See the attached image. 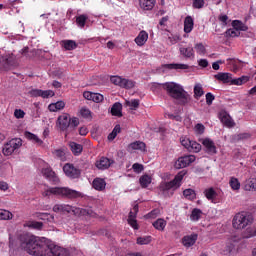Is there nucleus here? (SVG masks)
<instances>
[{
    "mask_svg": "<svg viewBox=\"0 0 256 256\" xmlns=\"http://www.w3.org/2000/svg\"><path fill=\"white\" fill-rule=\"evenodd\" d=\"M20 248L32 256H69V251L59 246L48 245L36 236L23 232L19 234Z\"/></svg>",
    "mask_w": 256,
    "mask_h": 256,
    "instance_id": "nucleus-1",
    "label": "nucleus"
},
{
    "mask_svg": "<svg viewBox=\"0 0 256 256\" xmlns=\"http://www.w3.org/2000/svg\"><path fill=\"white\" fill-rule=\"evenodd\" d=\"M44 198H50V196H59L66 199H78L83 198V194L79 191L73 190L69 187H48L42 192Z\"/></svg>",
    "mask_w": 256,
    "mask_h": 256,
    "instance_id": "nucleus-2",
    "label": "nucleus"
},
{
    "mask_svg": "<svg viewBox=\"0 0 256 256\" xmlns=\"http://www.w3.org/2000/svg\"><path fill=\"white\" fill-rule=\"evenodd\" d=\"M162 88L171 98L180 100L181 105H186L189 103L187 92L182 86H180V84H176L175 82H165L162 84Z\"/></svg>",
    "mask_w": 256,
    "mask_h": 256,
    "instance_id": "nucleus-3",
    "label": "nucleus"
},
{
    "mask_svg": "<svg viewBox=\"0 0 256 256\" xmlns=\"http://www.w3.org/2000/svg\"><path fill=\"white\" fill-rule=\"evenodd\" d=\"M186 175V172L185 171H181L179 172L173 180L171 181H162L160 184H159V191L165 195L168 191L170 190H178L181 186H182V181L184 179Z\"/></svg>",
    "mask_w": 256,
    "mask_h": 256,
    "instance_id": "nucleus-4",
    "label": "nucleus"
},
{
    "mask_svg": "<svg viewBox=\"0 0 256 256\" xmlns=\"http://www.w3.org/2000/svg\"><path fill=\"white\" fill-rule=\"evenodd\" d=\"M253 223V216L251 213L241 211L235 214L232 226L234 229L242 230Z\"/></svg>",
    "mask_w": 256,
    "mask_h": 256,
    "instance_id": "nucleus-5",
    "label": "nucleus"
},
{
    "mask_svg": "<svg viewBox=\"0 0 256 256\" xmlns=\"http://www.w3.org/2000/svg\"><path fill=\"white\" fill-rule=\"evenodd\" d=\"M57 125L61 131L75 129L79 125V120L76 117L71 118L69 114H62L57 119Z\"/></svg>",
    "mask_w": 256,
    "mask_h": 256,
    "instance_id": "nucleus-6",
    "label": "nucleus"
},
{
    "mask_svg": "<svg viewBox=\"0 0 256 256\" xmlns=\"http://www.w3.org/2000/svg\"><path fill=\"white\" fill-rule=\"evenodd\" d=\"M111 83L116 86H119L123 89H133L135 87L136 82L134 80H128L127 78H121V76H111Z\"/></svg>",
    "mask_w": 256,
    "mask_h": 256,
    "instance_id": "nucleus-7",
    "label": "nucleus"
},
{
    "mask_svg": "<svg viewBox=\"0 0 256 256\" xmlns=\"http://www.w3.org/2000/svg\"><path fill=\"white\" fill-rule=\"evenodd\" d=\"M22 146V139L21 138H14L4 144L2 152L3 155L9 156L11 155L16 149H19Z\"/></svg>",
    "mask_w": 256,
    "mask_h": 256,
    "instance_id": "nucleus-8",
    "label": "nucleus"
},
{
    "mask_svg": "<svg viewBox=\"0 0 256 256\" xmlns=\"http://www.w3.org/2000/svg\"><path fill=\"white\" fill-rule=\"evenodd\" d=\"M196 156L195 155H186L179 157L174 163V169L181 170L185 169V167H189L191 163H195Z\"/></svg>",
    "mask_w": 256,
    "mask_h": 256,
    "instance_id": "nucleus-9",
    "label": "nucleus"
},
{
    "mask_svg": "<svg viewBox=\"0 0 256 256\" xmlns=\"http://www.w3.org/2000/svg\"><path fill=\"white\" fill-rule=\"evenodd\" d=\"M180 143L184 146L189 152L198 153L202 150V145L197 141H192L187 137H181Z\"/></svg>",
    "mask_w": 256,
    "mask_h": 256,
    "instance_id": "nucleus-10",
    "label": "nucleus"
},
{
    "mask_svg": "<svg viewBox=\"0 0 256 256\" xmlns=\"http://www.w3.org/2000/svg\"><path fill=\"white\" fill-rule=\"evenodd\" d=\"M41 174L46 180L51 182L53 185H59V183L61 182L59 176L51 167L43 168L41 170Z\"/></svg>",
    "mask_w": 256,
    "mask_h": 256,
    "instance_id": "nucleus-11",
    "label": "nucleus"
},
{
    "mask_svg": "<svg viewBox=\"0 0 256 256\" xmlns=\"http://www.w3.org/2000/svg\"><path fill=\"white\" fill-rule=\"evenodd\" d=\"M63 172L66 177L70 179H78L81 175V171L78 168L74 167L71 163H67L63 166Z\"/></svg>",
    "mask_w": 256,
    "mask_h": 256,
    "instance_id": "nucleus-12",
    "label": "nucleus"
},
{
    "mask_svg": "<svg viewBox=\"0 0 256 256\" xmlns=\"http://www.w3.org/2000/svg\"><path fill=\"white\" fill-rule=\"evenodd\" d=\"M201 143L204 146L207 155H217V146H215V142H213V140L205 138Z\"/></svg>",
    "mask_w": 256,
    "mask_h": 256,
    "instance_id": "nucleus-13",
    "label": "nucleus"
},
{
    "mask_svg": "<svg viewBox=\"0 0 256 256\" xmlns=\"http://www.w3.org/2000/svg\"><path fill=\"white\" fill-rule=\"evenodd\" d=\"M114 163L113 159L107 157H101L99 160L96 161L95 166L98 170L105 171L108 170Z\"/></svg>",
    "mask_w": 256,
    "mask_h": 256,
    "instance_id": "nucleus-14",
    "label": "nucleus"
},
{
    "mask_svg": "<svg viewBox=\"0 0 256 256\" xmlns=\"http://www.w3.org/2000/svg\"><path fill=\"white\" fill-rule=\"evenodd\" d=\"M53 212L61 213V214H69L74 212V208L69 204H55L53 206Z\"/></svg>",
    "mask_w": 256,
    "mask_h": 256,
    "instance_id": "nucleus-15",
    "label": "nucleus"
},
{
    "mask_svg": "<svg viewBox=\"0 0 256 256\" xmlns=\"http://www.w3.org/2000/svg\"><path fill=\"white\" fill-rule=\"evenodd\" d=\"M148 39H149V34L145 30H142L140 31V33H138V36L134 38V43H136V45H138L139 47H142L146 44Z\"/></svg>",
    "mask_w": 256,
    "mask_h": 256,
    "instance_id": "nucleus-16",
    "label": "nucleus"
},
{
    "mask_svg": "<svg viewBox=\"0 0 256 256\" xmlns=\"http://www.w3.org/2000/svg\"><path fill=\"white\" fill-rule=\"evenodd\" d=\"M162 68L168 70H188L189 65L184 63H169V64H162Z\"/></svg>",
    "mask_w": 256,
    "mask_h": 256,
    "instance_id": "nucleus-17",
    "label": "nucleus"
},
{
    "mask_svg": "<svg viewBox=\"0 0 256 256\" xmlns=\"http://www.w3.org/2000/svg\"><path fill=\"white\" fill-rule=\"evenodd\" d=\"M243 189L247 192H256V177L248 178L243 184Z\"/></svg>",
    "mask_w": 256,
    "mask_h": 256,
    "instance_id": "nucleus-18",
    "label": "nucleus"
},
{
    "mask_svg": "<svg viewBox=\"0 0 256 256\" xmlns=\"http://www.w3.org/2000/svg\"><path fill=\"white\" fill-rule=\"evenodd\" d=\"M142 11H152L156 5V0H139Z\"/></svg>",
    "mask_w": 256,
    "mask_h": 256,
    "instance_id": "nucleus-19",
    "label": "nucleus"
},
{
    "mask_svg": "<svg viewBox=\"0 0 256 256\" xmlns=\"http://www.w3.org/2000/svg\"><path fill=\"white\" fill-rule=\"evenodd\" d=\"M198 240V234H191L190 236H184L182 238V244L189 248L191 246H194L196 241Z\"/></svg>",
    "mask_w": 256,
    "mask_h": 256,
    "instance_id": "nucleus-20",
    "label": "nucleus"
},
{
    "mask_svg": "<svg viewBox=\"0 0 256 256\" xmlns=\"http://www.w3.org/2000/svg\"><path fill=\"white\" fill-rule=\"evenodd\" d=\"M179 52L184 58H187V59L195 58V51L193 47H180Z\"/></svg>",
    "mask_w": 256,
    "mask_h": 256,
    "instance_id": "nucleus-21",
    "label": "nucleus"
},
{
    "mask_svg": "<svg viewBox=\"0 0 256 256\" xmlns=\"http://www.w3.org/2000/svg\"><path fill=\"white\" fill-rule=\"evenodd\" d=\"M214 78L224 84L231 83V74L228 72H218Z\"/></svg>",
    "mask_w": 256,
    "mask_h": 256,
    "instance_id": "nucleus-22",
    "label": "nucleus"
},
{
    "mask_svg": "<svg viewBox=\"0 0 256 256\" xmlns=\"http://www.w3.org/2000/svg\"><path fill=\"white\" fill-rule=\"evenodd\" d=\"M231 25H232L233 29L235 31H237L238 33L248 31V26L240 20H233Z\"/></svg>",
    "mask_w": 256,
    "mask_h": 256,
    "instance_id": "nucleus-23",
    "label": "nucleus"
},
{
    "mask_svg": "<svg viewBox=\"0 0 256 256\" xmlns=\"http://www.w3.org/2000/svg\"><path fill=\"white\" fill-rule=\"evenodd\" d=\"M24 136L26 139H28L29 141L33 142L34 144H37L38 146H42L44 144V142L42 141V139H40L36 134L31 133L29 131H26L24 133Z\"/></svg>",
    "mask_w": 256,
    "mask_h": 256,
    "instance_id": "nucleus-24",
    "label": "nucleus"
},
{
    "mask_svg": "<svg viewBox=\"0 0 256 256\" xmlns=\"http://www.w3.org/2000/svg\"><path fill=\"white\" fill-rule=\"evenodd\" d=\"M194 29V19L191 16H187L184 20V33L190 34Z\"/></svg>",
    "mask_w": 256,
    "mask_h": 256,
    "instance_id": "nucleus-25",
    "label": "nucleus"
},
{
    "mask_svg": "<svg viewBox=\"0 0 256 256\" xmlns=\"http://www.w3.org/2000/svg\"><path fill=\"white\" fill-rule=\"evenodd\" d=\"M60 45L66 50V51H73L78 47V44L74 40H62L60 42Z\"/></svg>",
    "mask_w": 256,
    "mask_h": 256,
    "instance_id": "nucleus-26",
    "label": "nucleus"
},
{
    "mask_svg": "<svg viewBox=\"0 0 256 256\" xmlns=\"http://www.w3.org/2000/svg\"><path fill=\"white\" fill-rule=\"evenodd\" d=\"M220 120L228 128H232L235 126L234 121L226 112L220 114Z\"/></svg>",
    "mask_w": 256,
    "mask_h": 256,
    "instance_id": "nucleus-27",
    "label": "nucleus"
},
{
    "mask_svg": "<svg viewBox=\"0 0 256 256\" xmlns=\"http://www.w3.org/2000/svg\"><path fill=\"white\" fill-rule=\"evenodd\" d=\"M93 188L96 191H103L106 188V181L103 178H95L93 180Z\"/></svg>",
    "mask_w": 256,
    "mask_h": 256,
    "instance_id": "nucleus-28",
    "label": "nucleus"
},
{
    "mask_svg": "<svg viewBox=\"0 0 256 256\" xmlns=\"http://www.w3.org/2000/svg\"><path fill=\"white\" fill-rule=\"evenodd\" d=\"M69 147L75 157H78V155H81V152L83 150V146L81 144H78L76 142H70Z\"/></svg>",
    "mask_w": 256,
    "mask_h": 256,
    "instance_id": "nucleus-29",
    "label": "nucleus"
},
{
    "mask_svg": "<svg viewBox=\"0 0 256 256\" xmlns=\"http://www.w3.org/2000/svg\"><path fill=\"white\" fill-rule=\"evenodd\" d=\"M202 215L203 211L200 208H194L191 211L190 220L192 222H198L202 218Z\"/></svg>",
    "mask_w": 256,
    "mask_h": 256,
    "instance_id": "nucleus-30",
    "label": "nucleus"
},
{
    "mask_svg": "<svg viewBox=\"0 0 256 256\" xmlns=\"http://www.w3.org/2000/svg\"><path fill=\"white\" fill-rule=\"evenodd\" d=\"M152 226L157 230V231H164L165 227L167 226V221L163 218H158L152 223Z\"/></svg>",
    "mask_w": 256,
    "mask_h": 256,
    "instance_id": "nucleus-31",
    "label": "nucleus"
},
{
    "mask_svg": "<svg viewBox=\"0 0 256 256\" xmlns=\"http://www.w3.org/2000/svg\"><path fill=\"white\" fill-rule=\"evenodd\" d=\"M193 93H194V98L196 100H199L202 96H204L205 91H204L202 84H195V86L193 88Z\"/></svg>",
    "mask_w": 256,
    "mask_h": 256,
    "instance_id": "nucleus-32",
    "label": "nucleus"
},
{
    "mask_svg": "<svg viewBox=\"0 0 256 256\" xmlns=\"http://www.w3.org/2000/svg\"><path fill=\"white\" fill-rule=\"evenodd\" d=\"M183 196L189 201H194L197 199V193L194 189L188 188L183 190Z\"/></svg>",
    "mask_w": 256,
    "mask_h": 256,
    "instance_id": "nucleus-33",
    "label": "nucleus"
},
{
    "mask_svg": "<svg viewBox=\"0 0 256 256\" xmlns=\"http://www.w3.org/2000/svg\"><path fill=\"white\" fill-rule=\"evenodd\" d=\"M122 109H123V106L121 103L119 102H116L112 108H111V114L113 116H116V117H122L123 114H122Z\"/></svg>",
    "mask_w": 256,
    "mask_h": 256,
    "instance_id": "nucleus-34",
    "label": "nucleus"
},
{
    "mask_svg": "<svg viewBox=\"0 0 256 256\" xmlns=\"http://www.w3.org/2000/svg\"><path fill=\"white\" fill-rule=\"evenodd\" d=\"M152 183V177L150 175H142L140 177V186H142L143 189H146L151 185Z\"/></svg>",
    "mask_w": 256,
    "mask_h": 256,
    "instance_id": "nucleus-35",
    "label": "nucleus"
},
{
    "mask_svg": "<svg viewBox=\"0 0 256 256\" xmlns=\"http://www.w3.org/2000/svg\"><path fill=\"white\" fill-rule=\"evenodd\" d=\"M63 108H65V102L63 101H58L57 103H52L48 106V109L51 112H57L63 110Z\"/></svg>",
    "mask_w": 256,
    "mask_h": 256,
    "instance_id": "nucleus-36",
    "label": "nucleus"
},
{
    "mask_svg": "<svg viewBox=\"0 0 256 256\" xmlns=\"http://www.w3.org/2000/svg\"><path fill=\"white\" fill-rule=\"evenodd\" d=\"M204 195L207 200L211 201L217 198V192L213 187L204 190Z\"/></svg>",
    "mask_w": 256,
    "mask_h": 256,
    "instance_id": "nucleus-37",
    "label": "nucleus"
},
{
    "mask_svg": "<svg viewBox=\"0 0 256 256\" xmlns=\"http://www.w3.org/2000/svg\"><path fill=\"white\" fill-rule=\"evenodd\" d=\"M88 20L87 15L82 14L76 17V24L79 28L83 29L86 25V21Z\"/></svg>",
    "mask_w": 256,
    "mask_h": 256,
    "instance_id": "nucleus-38",
    "label": "nucleus"
},
{
    "mask_svg": "<svg viewBox=\"0 0 256 256\" xmlns=\"http://www.w3.org/2000/svg\"><path fill=\"white\" fill-rule=\"evenodd\" d=\"M229 186L233 191H238L240 190L241 184L237 178L231 177L229 180Z\"/></svg>",
    "mask_w": 256,
    "mask_h": 256,
    "instance_id": "nucleus-39",
    "label": "nucleus"
},
{
    "mask_svg": "<svg viewBox=\"0 0 256 256\" xmlns=\"http://www.w3.org/2000/svg\"><path fill=\"white\" fill-rule=\"evenodd\" d=\"M248 81H249L248 76H241V78H234L233 80L231 78L230 83L232 85L240 86V85H243L244 83H247Z\"/></svg>",
    "mask_w": 256,
    "mask_h": 256,
    "instance_id": "nucleus-40",
    "label": "nucleus"
},
{
    "mask_svg": "<svg viewBox=\"0 0 256 256\" xmlns=\"http://www.w3.org/2000/svg\"><path fill=\"white\" fill-rule=\"evenodd\" d=\"M196 53L200 56H204L207 53V49L203 43H196L194 46Z\"/></svg>",
    "mask_w": 256,
    "mask_h": 256,
    "instance_id": "nucleus-41",
    "label": "nucleus"
},
{
    "mask_svg": "<svg viewBox=\"0 0 256 256\" xmlns=\"http://www.w3.org/2000/svg\"><path fill=\"white\" fill-rule=\"evenodd\" d=\"M13 219V213L6 209H0V220Z\"/></svg>",
    "mask_w": 256,
    "mask_h": 256,
    "instance_id": "nucleus-42",
    "label": "nucleus"
},
{
    "mask_svg": "<svg viewBox=\"0 0 256 256\" xmlns=\"http://www.w3.org/2000/svg\"><path fill=\"white\" fill-rule=\"evenodd\" d=\"M9 65H12L11 58L7 55H0V68H6Z\"/></svg>",
    "mask_w": 256,
    "mask_h": 256,
    "instance_id": "nucleus-43",
    "label": "nucleus"
},
{
    "mask_svg": "<svg viewBox=\"0 0 256 256\" xmlns=\"http://www.w3.org/2000/svg\"><path fill=\"white\" fill-rule=\"evenodd\" d=\"M152 241V236H140L136 239V244L138 245H148Z\"/></svg>",
    "mask_w": 256,
    "mask_h": 256,
    "instance_id": "nucleus-44",
    "label": "nucleus"
},
{
    "mask_svg": "<svg viewBox=\"0 0 256 256\" xmlns=\"http://www.w3.org/2000/svg\"><path fill=\"white\" fill-rule=\"evenodd\" d=\"M130 147L133 150H141V151L146 150V144L144 142H141V141H136V142L131 143Z\"/></svg>",
    "mask_w": 256,
    "mask_h": 256,
    "instance_id": "nucleus-45",
    "label": "nucleus"
},
{
    "mask_svg": "<svg viewBox=\"0 0 256 256\" xmlns=\"http://www.w3.org/2000/svg\"><path fill=\"white\" fill-rule=\"evenodd\" d=\"M44 226V223L41 221H29L28 227L35 229V230H42Z\"/></svg>",
    "mask_w": 256,
    "mask_h": 256,
    "instance_id": "nucleus-46",
    "label": "nucleus"
},
{
    "mask_svg": "<svg viewBox=\"0 0 256 256\" xmlns=\"http://www.w3.org/2000/svg\"><path fill=\"white\" fill-rule=\"evenodd\" d=\"M36 217L40 220H54V215L46 212H36Z\"/></svg>",
    "mask_w": 256,
    "mask_h": 256,
    "instance_id": "nucleus-47",
    "label": "nucleus"
},
{
    "mask_svg": "<svg viewBox=\"0 0 256 256\" xmlns=\"http://www.w3.org/2000/svg\"><path fill=\"white\" fill-rule=\"evenodd\" d=\"M225 36L226 37H230V38H235V37H239L240 36V32H238L237 30H235L234 28H230L227 29L225 32Z\"/></svg>",
    "mask_w": 256,
    "mask_h": 256,
    "instance_id": "nucleus-48",
    "label": "nucleus"
},
{
    "mask_svg": "<svg viewBox=\"0 0 256 256\" xmlns=\"http://www.w3.org/2000/svg\"><path fill=\"white\" fill-rule=\"evenodd\" d=\"M120 132H121V127H120V125H116L115 128L113 129L112 133H110V134L108 135V139H109L110 141L114 140V139L116 138V136L118 135V133H120Z\"/></svg>",
    "mask_w": 256,
    "mask_h": 256,
    "instance_id": "nucleus-49",
    "label": "nucleus"
},
{
    "mask_svg": "<svg viewBox=\"0 0 256 256\" xmlns=\"http://www.w3.org/2000/svg\"><path fill=\"white\" fill-rule=\"evenodd\" d=\"M256 236V228H247L246 232H244L243 237L246 239L252 238Z\"/></svg>",
    "mask_w": 256,
    "mask_h": 256,
    "instance_id": "nucleus-50",
    "label": "nucleus"
},
{
    "mask_svg": "<svg viewBox=\"0 0 256 256\" xmlns=\"http://www.w3.org/2000/svg\"><path fill=\"white\" fill-rule=\"evenodd\" d=\"M80 115L85 118V119H91L92 118V113L89 109L83 107L81 110H80Z\"/></svg>",
    "mask_w": 256,
    "mask_h": 256,
    "instance_id": "nucleus-51",
    "label": "nucleus"
},
{
    "mask_svg": "<svg viewBox=\"0 0 256 256\" xmlns=\"http://www.w3.org/2000/svg\"><path fill=\"white\" fill-rule=\"evenodd\" d=\"M126 104L130 107L131 110H137L140 105L139 100L136 99L132 100L131 102L127 101Z\"/></svg>",
    "mask_w": 256,
    "mask_h": 256,
    "instance_id": "nucleus-52",
    "label": "nucleus"
},
{
    "mask_svg": "<svg viewBox=\"0 0 256 256\" xmlns=\"http://www.w3.org/2000/svg\"><path fill=\"white\" fill-rule=\"evenodd\" d=\"M160 210L159 209H153L148 214H146V218L148 219H155L159 216Z\"/></svg>",
    "mask_w": 256,
    "mask_h": 256,
    "instance_id": "nucleus-53",
    "label": "nucleus"
},
{
    "mask_svg": "<svg viewBox=\"0 0 256 256\" xmlns=\"http://www.w3.org/2000/svg\"><path fill=\"white\" fill-rule=\"evenodd\" d=\"M132 169L134 170V173L140 174L144 171V166L139 163H134Z\"/></svg>",
    "mask_w": 256,
    "mask_h": 256,
    "instance_id": "nucleus-54",
    "label": "nucleus"
},
{
    "mask_svg": "<svg viewBox=\"0 0 256 256\" xmlns=\"http://www.w3.org/2000/svg\"><path fill=\"white\" fill-rule=\"evenodd\" d=\"M205 6V0H193L194 9H203Z\"/></svg>",
    "mask_w": 256,
    "mask_h": 256,
    "instance_id": "nucleus-55",
    "label": "nucleus"
},
{
    "mask_svg": "<svg viewBox=\"0 0 256 256\" xmlns=\"http://www.w3.org/2000/svg\"><path fill=\"white\" fill-rule=\"evenodd\" d=\"M28 94L34 98L41 97L42 90H39L38 88H33L32 90L29 91Z\"/></svg>",
    "mask_w": 256,
    "mask_h": 256,
    "instance_id": "nucleus-56",
    "label": "nucleus"
},
{
    "mask_svg": "<svg viewBox=\"0 0 256 256\" xmlns=\"http://www.w3.org/2000/svg\"><path fill=\"white\" fill-rule=\"evenodd\" d=\"M55 96V92L51 91V90H47V91H42L41 90V97L44 99H48L50 97H54Z\"/></svg>",
    "mask_w": 256,
    "mask_h": 256,
    "instance_id": "nucleus-57",
    "label": "nucleus"
},
{
    "mask_svg": "<svg viewBox=\"0 0 256 256\" xmlns=\"http://www.w3.org/2000/svg\"><path fill=\"white\" fill-rule=\"evenodd\" d=\"M228 20H229V18L225 14H220L218 17V21L222 24L223 27L227 26Z\"/></svg>",
    "mask_w": 256,
    "mask_h": 256,
    "instance_id": "nucleus-58",
    "label": "nucleus"
},
{
    "mask_svg": "<svg viewBox=\"0 0 256 256\" xmlns=\"http://www.w3.org/2000/svg\"><path fill=\"white\" fill-rule=\"evenodd\" d=\"M104 100V96L99 93H93L92 101L95 103H101Z\"/></svg>",
    "mask_w": 256,
    "mask_h": 256,
    "instance_id": "nucleus-59",
    "label": "nucleus"
},
{
    "mask_svg": "<svg viewBox=\"0 0 256 256\" xmlns=\"http://www.w3.org/2000/svg\"><path fill=\"white\" fill-rule=\"evenodd\" d=\"M128 224L134 229L139 230V225L137 223V220L135 218H128Z\"/></svg>",
    "mask_w": 256,
    "mask_h": 256,
    "instance_id": "nucleus-60",
    "label": "nucleus"
},
{
    "mask_svg": "<svg viewBox=\"0 0 256 256\" xmlns=\"http://www.w3.org/2000/svg\"><path fill=\"white\" fill-rule=\"evenodd\" d=\"M214 101H215V96L211 93H207L206 94V104L208 106H211V105H213Z\"/></svg>",
    "mask_w": 256,
    "mask_h": 256,
    "instance_id": "nucleus-61",
    "label": "nucleus"
},
{
    "mask_svg": "<svg viewBox=\"0 0 256 256\" xmlns=\"http://www.w3.org/2000/svg\"><path fill=\"white\" fill-rule=\"evenodd\" d=\"M195 132H196L197 134H204V132H205V126H204L203 124H201V123L196 124V125H195Z\"/></svg>",
    "mask_w": 256,
    "mask_h": 256,
    "instance_id": "nucleus-62",
    "label": "nucleus"
},
{
    "mask_svg": "<svg viewBox=\"0 0 256 256\" xmlns=\"http://www.w3.org/2000/svg\"><path fill=\"white\" fill-rule=\"evenodd\" d=\"M25 112L23 111V110H20V109H16L15 111H14V117L16 118V119H23L24 117H25Z\"/></svg>",
    "mask_w": 256,
    "mask_h": 256,
    "instance_id": "nucleus-63",
    "label": "nucleus"
},
{
    "mask_svg": "<svg viewBox=\"0 0 256 256\" xmlns=\"http://www.w3.org/2000/svg\"><path fill=\"white\" fill-rule=\"evenodd\" d=\"M233 249H234V245L228 243V244L226 245L225 250H223V251L221 252V254H223V255H229Z\"/></svg>",
    "mask_w": 256,
    "mask_h": 256,
    "instance_id": "nucleus-64",
    "label": "nucleus"
}]
</instances>
